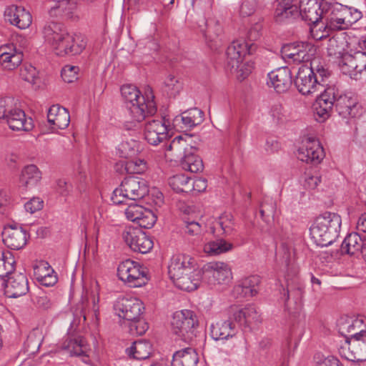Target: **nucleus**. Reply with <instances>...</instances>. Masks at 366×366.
<instances>
[{"label":"nucleus","mask_w":366,"mask_h":366,"mask_svg":"<svg viewBox=\"0 0 366 366\" xmlns=\"http://www.w3.org/2000/svg\"><path fill=\"white\" fill-rule=\"evenodd\" d=\"M153 348L151 342L147 340H138L126 349V354L136 360H146L152 355Z\"/></svg>","instance_id":"40"},{"label":"nucleus","mask_w":366,"mask_h":366,"mask_svg":"<svg viewBox=\"0 0 366 366\" xmlns=\"http://www.w3.org/2000/svg\"><path fill=\"white\" fill-rule=\"evenodd\" d=\"M341 69L351 78L357 79V75L366 70V52H347L341 61Z\"/></svg>","instance_id":"14"},{"label":"nucleus","mask_w":366,"mask_h":366,"mask_svg":"<svg viewBox=\"0 0 366 366\" xmlns=\"http://www.w3.org/2000/svg\"><path fill=\"white\" fill-rule=\"evenodd\" d=\"M262 29V26L259 23H256L254 25H253L249 31L247 32V41L243 40L244 42L248 44H254V41L258 40L261 35V31Z\"/></svg>","instance_id":"63"},{"label":"nucleus","mask_w":366,"mask_h":366,"mask_svg":"<svg viewBox=\"0 0 366 366\" xmlns=\"http://www.w3.org/2000/svg\"><path fill=\"white\" fill-rule=\"evenodd\" d=\"M335 105V88L328 86L317 97L315 104V115L317 121L323 122L327 119Z\"/></svg>","instance_id":"12"},{"label":"nucleus","mask_w":366,"mask_h":366,"mask_svg":"<svg viewBox=\"0 0 366 366\" xmlns=\"http://www.w3.org/2000/svg\"><path fill=\"white\" fill-rule=\"evenodd\" d=\"M283 295L285 302H287L289 300L290 296H292L295 299V302L300 301L302 299V288L300 285L295 287L291 285L290 283L287 282V290L283 289Z\"/></svg>","instance_id":"57"},{"label":"nucleus","mask_w":366,"mask_h":366,"mask_svg":"<svg viewBox=\"0 0 366 366\" xmlns=\"http://www.w3.org/2000/svg\"><path fill=\"white\" fill-rule=\"evenodd\" d=\"M41 179V172L34 164L24 167L21 171L19 182L21 187L31 188L36 186Z\"/></svg>","instance_id":"44"},{"label":"nucleus","mask_w":366,"mask_h":366,"mask_svg":"<svg viewBox=\"0 0 366 366\" xmlns=\"http://www.w3.org/2000/svg\"><path fill=\"white\" fill-rule=\"evenodd\" d=\"M21 78L31 84H35L38 79L36 69L31 64H25L20 70Z\"/></svg>","instance_id":"55"},{"label":"nucleus","mask_w":366,"mask_h":366,"mask_svg":"<svg viewBox=\"0 0 366 366\" xmlns=\"http://www.w3.org/2000/svg\"><path fill=\"white\" fill-rule=\"evenodd\" d=\"M298 159L313 164H319L325 157L324 150L319 141L313 137H308L297 153Z\"/></svg>","instance_id":"13"},{"label":"nucleus","mask_w":366,"mask_h":366,"mask_svg":"<svg viewBox=\"0 0 366 366\" xmlns=\"http://www.w3.org/2000/svg\"><path fill=\"white\" fill-rule=\"evenodd\" d=\"M260 215L264 221H267V218L273 217L275 213V204L271 199L269 202H263L260 205Z\"/></svg>","instance_id":"60"},{"label":"nucleus","mask_w":366,"mask_h":366,"mask_svg":"<svg viewBox=\"0 0 366 366\" xmlns=\"http://www.w3.org/2000/svg\"><path fill=\"white\" fill-rule=\"evenodd\" d=\"M342 224L341 217L333 212H326L319 215L310 227V235L317 245L327 247L339 236Z\"/></svg>","instance_id":"3"},{"label":"nucleus","mask_w":366,"mask_h":366,"mask_svg":"<svg viewBox=\"0 0 366 366\" xmlns=\"http://www.w3.org/2000/svg\"><path fill=\"white\" fill-rule=\"evenodd\" d=\"M204 25H199L200 31L203 34L205 40L208 42L214 43L209 45L210 47H217L220 45L219 37L222 33V28L219 21L214 19H210L205 21L202 20Z\"/></svg>","instance_id":"34"},{"label":"nucleus","mask_w":366,"mask_h":366,"mask_svg":"<svg viewBox=\"0 0 366 366\" xmlns=\"http://www.w3.org/2000/svg\"><path fill=\"white\" fill-rule=\"evenodd\" d=\"M121 94L127 103L131 116L137 122H141L156 113L157 107L153 100L154 96H152L151 99L147 97L146 100L136 86L123 85L121 87Z\"/></svg>","instance_id":"4"},{"label":"nucleus","mask_w":366,"mask_h":366,"mask_svg":"<svg viewBox=\"0 0 366 366\" xmlns=\"http://www.w3.org/2000/svg\"><path fill=\"white\" fill-rule=\"evenodd\" d=\"M44 202L39 197H34L24 204L26 212L33 214L43 207Z\"/></svg>","instance_id":"64"},{"label":"nucleus","mask_w":366,"mask_h":366,"mask_svg":"<svg viewBox=\"0 0 366 366\" xmlns=\"http://www.w3.org/2000/svg\"><path fill=\"white\" fill-rule=\"evenodd\" d=\"M339 332L346 340H352L355 337L366 335V320L362 318L347 320L339 325Z\"/></svg>","instance_id":"27"},{"label":"nucleus","mask_w":366,"mask_h":366,"mask_svg":"<svg viewBox=\"0 0 366 366\" xmlns=\"http://www.w3.org/2000/svg\"><path fill=\"white\" fill-rule=\"evenodd\" d=\"M15 262L14 257L9 251L0 253V278L4 279L14 271Z\"/></svg>","instance_id":"48"},{"label":"nucleus","mask_w":366,"mask_h":366,"mask_svg":"<svg viewBox=\"0 0 366 366\" xmlns=\"http://www.w3.org/2000/svg\"><path fill=\"white\" fill-rule=\"evenodd\" d=\"M365 234L360 235L357 232L349 234L343 240L341 251L350 255H359L364 246Z\"/></svg>","instance_id":"38"},{"label":"nucleus","mask_w":366,"mask_h":366,"mask_svg":"<svg viewBox=\"0 0 366 366\" xmlns=\"http://www.w3.org/2000/svg\"><path fill=\"white\" fill-rule=\"evenodd\" d=\"M61 348L71 357H88V352L90 350L85 338L74 332H69L64 337Z\"/></svg>","instance_id":"18"},{"label":"nucleus","mask_w":366,"mask_h":366,"mask_svg":"<svg viewBox=\"0 0 366 366\" xmlns=\"http://www.w3.org/2000/svg\"><path fill=\"white\" fill-rule=\"evenodd\" d=\"M124 165V169L129 174H142L147 169V163L144 160L140 159H130L126 161L122 166Z\"/></svg>","instance_id":"52"},{"label":"nucleus","mask_w":366,"mask_h":366,"mask_svg":"<svg viewBox=\"0 0 366 366\" xmlns=\"http://www.w3.org/2000/svg\"><path fill=\"white\" fill-rule=\"evenodd\" d=\"M209 335L214 341L233 340L237 333V328L232 317L219 320L212 322L209 326Z\"/></svg>","instance_id":"16"},{"label":"nucleus","mask_w":366,"mask_h":366,"mask_svg":"<svg viewBox=\"0 0 366 366\" xmlns=\"http://www.w3.org/2000/svg\"><path fill=\"white\" fill-rule=\"evenodd\" d=\"M0 55V66L5 70H14L17 68L23 60V54L21 51L13 52L12 54Z\"/></svg>","instance_id":"49"},{"label":"nucleus","mask_w":366,"mask_h":366,"mask_svg":"<svg viewBox=\"0 0 366 366\" xmlns=\"http://www.w3.org/2000/svg\"><path fill=\"white\" fill-rule=\"evenodd\" d=\"M48 122L54 129H66L70 122V115L67 109L59 105L51 106L47 114Z\"/></svg>","instance_id":"33"},{"label":"nucleus","mask_w":366,"mask_h":366,"mask_svg":"<svg viewBox=\"0 0 366 366\" xmlns=\"http://www.w3.org/2000/svg\"><path fill=\"white\" fill-rule=\"evenodd\" d=\"M196 152L197 148L192 146V149L187 150L184 158L179 161L184 170L192 173H197L202 171L204 167L202 160Z\"/></svg>","instance_id":"43"},{"label":"nucleus","mask_w":366,"mask_h":366,"mask_svg":"<svg viewBox=\"0 0 366 366\" xmlns=\"http://www.w3.org/2000/svg\"><path fill=\"white\" fill-rule=\"evenodd\" d=\"M171 326L172 332L180 340L192 343L197 336L199 320L194 311L182 310L174 313Z\"/></svg>","instance_id":"8"},{"label":"nucleus","mask_w":366,"mask_h":366,"mask_svg":"<svg viewBox=\"0 0 366 366\" xmlns=\"http://www.w3.org/2000/svg\"><path fill=\"white\" fill-rule=\"evenodd\" d=\"M267 84L274 87L277 93L287 91L292 85V74L287 66L280 67L268 74Z\"/></svg>","instance_id":"23"},{"label":"nucleus","mask_w":366,"mask_h":366,"mask_svg":"<svg viewBox=\"0 0 366 366\" xmlns=\"http://www.w3.org/2000/svg\"><path fill=\"white\" fill-rule=\"evenodd\" d=\"M114 309L120 318L129 322L142 317L144 307L142 302L137 298L119 297L114 303Z\"/></svg>","instance_id":"9"},{"label":"nucleus","mask_w":366,"mask_h":366,"mask_svg":"<svg viewBox=\"0 0 366 366\" xmlns=\"http://www.w3.org/2000/svg\"><path fill=\"white\" fill-rule=\"evenodd\" d=\"M207 272L212 274L210 283L228 285L232 280V269L228 264L222 262H212L207 264Z\"/></svg>","instance_id":"22"},{"label":"nucleus","mask_w":366,"mask_h":366,"mask_svg":"<svg viewBox=\"0 0 366 366\" xmlns=\"http://www.w3.org/2000/svg\"><path fill=\"white\" fill-rule=\"evenodd\" d=\"M233 244L222 238L209 241L204 246V251L209 255H219L231 250Z\"/></svg>","instance_id":"47"},{"label":"nucleus","mask_w":366,"mask_h":366,"mask_svg":"<svg viewBox=\"0 0 366 366\" xmlns=\"http://www.w3.org/2000/svg\"><path fill=\"white\" fill-rule=\"evenodd\" d=\"M79 68L76 66L66 65L61 71V76L65 82L71 83L78 79Z\"/></svg>","instance_id":"59"},{"label":"nucleus","mask_w":366,"mask_h":366,"mask_svg":"<svg viewBox=\"0 0 366 366\" xmlns=\"http://www.w3.org/2000/svg\"><path fill=\"white\" fill-rule=\"evenodd\" d=\"M168 272L177 287L188 292L195 290L202 278V272L195 259L184 254L172 256Z\"/></svg>","instance_id":"1"},{"label":"nucleus","mask_w":366,"mask_h":366,"mask_svg":"<svg viewBox=\"0 0 366 366\" xmlns=\"http://www.w3.org/2000/svg\"><path fill=\"white\" fill-rule=\"evenodd\" d=\"M356 340H346L345 345L340 349V354L347 360L366 361V346L360 347Z\"/></svg>","instance_id":"35"},{"label":"nucleus","mask_w":366,"mask_h":366,"mask_svg":"<svg viewBox=\"0 0 366 366\" xmlns=\"http://www.w3.org/2000/svg\"><path fill=\"white\" fill-rule=\"evenodd\" d=\"M125 215L129 220L137 222L142 228H151L157 221V217L152 210L134 203L128 205Z\"/></svg>","instance_id":"17"},{"label":"nucleus","mask_w":366,"mask_h":366,"mask_svg":"<svg viewBox=\"0 0 366 366\" xmlns=\"http://www.w3.org/2000/svg\"><path fill=\"white\" fill-rule=\"evenodd\" d=\"M57 3L51 7V16H61L66 19L76 17L77 2L76 0H56Z\"/></svg>","instance_id":"39"},{"label":"nucleus","mask_w":366,"mask_h":366,"mask_svg":"<svg viewBox=\"0 0 366 366\" xmlns=\"http://www.w3.org/2000/svg\"><path fill=\"white\" fill-rule=\"evenodd\" d=\"M189 149H192V146L181 136L174 138L165 148L166 155L170 156L176 162L182 159Z\"/></svg>","instance_id":"36"},{"label":"nucleus","mask_w":366,"mask_h":366,"mask_svg":"<svg viewBox=\"0 0 366 366\" xmlns=\"http://www.w3.org/2000/svg\"><path fill=\"white\" fill-rule=\"evenodd\" d=\"M42 265L47 270L46 274H42L40 272L41 268H39L38 271L35 272L36 280L41 285L46 287H51L54 285L58 280L57 276L55 274L54 269L49 264L48 262H42Z\"/></svg>","instance_id":"50"},{"label":"nucleus","mask_w":366,"mask_h":366,"mask_svg":"<svg viewBox=\"0 0 366 366\" xmlns=\"http://www.w3.org/2000/svg\"><path fill=\"white\" fill-rule=\"evenodd\" d=\"M29 291L28 280L23 273H16L6 282V294L9 297L16 298Z\"/></svg>","instance_id":"32"},{"label":"nucleus","mask_w":366,"mask_h":366,"mask_svg":"<svg viewBox=\"0 0 366 366\" xmlns=\"http://www.w3.org/2000/svg\"><path fill=\"white\" fill-rule=\"evenodd\" d=\"M169 185L177 193H188L193 190L192 179L183 174L170 177Z\"/></svg>","instance_id":"46"},{"label":"nucleus","mask_w":366,"mask_h":366,"mask_svg":"<svg viewBox=\"0 0 366 366\" xmlns=\"http://www.w3.org/2000/svg\"><path fill=\"white\" fill-rule=\"evenodd\" d=\"M4 244L10 249L19 250L26 244L27 234L21 227L10 225L2 233Z\"/></svg>","instance_id":"24"},{"label":"nucleus","mask_w":366,"mask_h":366,"mask_svg":"<svg viewBox=\"0 0 366 366\" xmlns=\"http://www.w3.org/2000/svg\"><path fill=\"white\" fill-rule=\"evenodd\" d=\"M148 193L149 186L146 179L139 176H128L114 190L112 201L115 204H124L127 200H140Z\"/></svg>","instance_id":"7"},{"label":"nucleus","mask_w":366,"mask_h":366,"mask_svg":"<svg viewBox=\"0 0 366 366\" xmlns=\"http://www.w3.org/2000/svg\"><path fill=\"white\" fill-rule=\"evenodd\" d=\"M122 236L125 242L134 252L147 254L154 247L152 238L140 229L129 227L124 231Z\"/></svg>","instance_id":"10"},{"label":"nucleus","mask_w":366,"mask_h":366,"mask_svg":"<svg viewBox=\"0 0 366 366\" xmlns=\"http://www.w3.org/2000/svg\"><path fill=\"white\" fill-rule=\"evenodd\" d=\"M311 49V45L307 43L291 44L284 46L282 49V53L288 61L300 64L311 60V54L309 53Z\"/></svg>","instance_id":"21"},{"label":"nucleus","mask_w":366,"mask_h":366,"mask_svg":"<svg viewBox=\"0 0 366 366\" xmlns=\"http://www.w3.org/2000/svg\"><path fill=\"white\" fill-rule=\"evenodd\" d=\"M148 271L144 267L141 266L138 262H135L130 274L127 275L125 281L130 285V287H137L145 285L148 280Z\"/></svg>","instance_id":"45"},{"label":"nucleus","mask_w":366,"mask_h":366,"mask_svg":"<svg viewBox=\"0 0 366 366\" xmlns=\"http://www.w3.org/2000/svg\"><path fill=\"white\" fill-rule=\"evenodd\" d=\"M64 47H59L56 54L58 55H76L80 54L86 46L84 36L81 34H70L66 31L63 41Z\"/></svg>","instance_id":"29"},{"label":"nucleus","mask_w":366,"mask_h":366,"mask_svg":"<svg viewBox=\"0 0 366 366\" xmlns=\"http://www.w3.org/2000/svg\"><path fill=\"white\" fill-rule=\"evenodd\" d=\"M137 144L135 141H132L131 142H122L119 145V150L122 152V157L128 158L129 157L135 155L137 152L138 151V149H136Z\"/></svg>","instance_id":"62"},{"label":"nucleus","mask_w":366,"mask_h":366,"mask_svg":"<svg viewBox=\"0 0 366 366\" xmlns=\"http://www.w3.org/2000/svg\"><path fill=\"white\" fill-rule=\"evenodd\" d=\"M347 44L346 36L344 34L330 38L327 46L328 56L335 59H341V61H342L343 56L347 53L345 52Z\"/></svg>","instance_id":"42"},{"label":"nucleus","mask_w":366,"mask_h":366,"mask_svg":"<svg viewBox=\"0 0 366 366\" xmlns=\"http://www.w3.org/2000/svg\"><path fill=\"white\" fill-rule=\"evenodd\" d=\"M260 282L261 278L258 275H251L244 278L239 284L234 287L232 290L234 297L238 298L255 296L259 292Z\"/></svg>","instance_id":"30"},{"label":"nucleus","mask_w":366,"mask_h":366,"mask_svg":"<svg viewBox=\"0 0 366 366\" xmlns=\"http://www.w3.org/2000/svg\"><path fill=\"white\" fill-rule=\"evenodd\" d=\"M4 15L6 21L20 29H24L31 24V14L21 6L12 5L8 7Z\"/></svg>","instance_id":"25"},{"label":"nucleus","mask_w":366,"mask_h":366,"mask_svg":"<svg viewBox=\"0 0 366 366\" xmlns=\"http://www.w3.org/2000/svg\"><path fill=\"white\" fill-rule=\"evenodd\" d=\"M277 5L274 11L277 21L295 19L298 16V7L293 4L294 0H277Z\"/></svg>","instance_id":"41"},{"label":"nucleus","mask_w":366,"mask_h":366,"mask_svg":"<svg viewBox=\"0 0 366 366\" xmlns=\"http://www.w3.org/2000/svg\"><path fill=\"white\" fill-rule=\"evenodd\" d=\"M221 229L222 234L229 235L234 229L233 217L229 214H222L215 222L214 229Z\"/></svg>","instance_id":"51"},{"label":"nucleus","mask_w":366,"mask_h":366,"mask_svg":"<svg viewBox=\"0 0 366 366\" xmlns=\"http://www.w3.org/2000/svg\"><path fill=\"white\" fill-rule=\"evenodd\" d=\"M198 362L199 357L195 350L187 347L174 353L172 366H197Z\"/></svg>","instance_id":"37"},{"label":"nucleus","mask_w":366,"mask_h":366,"mask_svg":"<svg viewBox=\"0 0 366 366\" xmlns=\"http://www.w3.org/2000/svg\"><path fill=\"white\" fill-rule=\"evenodd\" d=\"M257 49V44L246 43L242 39L233 41L227 47V66L231 72H236L240 80L244 79L252 69L249 63H243L244 57L247 54H254Z\"/></svg>","instance_id":"5"},{"label":"nucleus","mask_w":366,"mask_h":366,"mask_svg":"<svg viewBox=\"0 0 366 366\" xmlns=\"http://www.w3.org/2000/svg\"><path fill=\"white\" fill-rule=\"evenodd\" d=\"M270 116L277 124H284L287 121V116L282 105L274 104L270 109Z\"/></svg>","instance_id":"56"},{"label":"nucleus","mask_w":366,"mask_h":366,"mask_svg":"<svg viewBox=\"0 0 366 366\" xmlns=\"http://www.w3.org/2000/svg\"><path fill=\"white\" fill-rule=\"evenodd\" d=\"M167 92L170 96L175 97L182 89V84L174 76L169 74L164 81Z\"/></svg>","instance_id":"54"},{"label":"nucleus","mask_w":366,"mask_h":366,"mask_svg":"<svg viewBox=\"0 0 366 366\" xmlns=\"http://www.w3.org/2000/svg\"><path fill=\"white\" fill-rule=\"evenodd\" d=\"M330 71L319 58L310 61V66L303 64L298 70L295 84L303 95L313 94L327 85Z\"/></svg>","instance_id":"2"},{"label":"nucleus","mask_w":366,"mask_h":366,"mask_svg":"<svg viewBox=\"0 0 366 366\" xmlns=\"http://www.w3.org/2000/svg\"><path fill=\"white\" fill-rule=\"evenodd\" d=\"M169 124V119L165 118L149 119L144 126L145 140L154 146L167 140Z\"/></svg>","instance_id":"11"},{"label":"nucleus","mask_w":366,"mask_h":366,"mask_svg":"<svg viewBox=\"0 0 366 366\" xmlns=\"http://www.w3.org/2000/svg\"><path fill=\"white\" fill-rule=\"evenodd\" d=\"M4 120L14 131L29 132L34 128L33 119L27 118L25 112L19 108L10 109Z\"/></svg>","instance_id":"20"},{"label":"nucleus","mask_w":366,"mask_h":366,"mask_svg":"<svg viewBox=\"0 0 366 366\" xmlns=\"http://www.w3.org/2000/svg\"><path fill=\"white\" fill-rule=\"evenodd\" d=\"M309 23L317 24L320 19L323 20L322 6L315 0H301L298 8V16Z\"/></svg>","instance_id":"26"},{"label":"nucleus","mask_w":366,"mask_h":366,"mask_svg":"<svg viewBox=\"0 0 366 366\" xmlns=\"http://www.w3.org/2000/svg\"><path fill=\"white\" fill-rule=\"evenodd\" d=\"M66 30L61 24L56 22H49L43 29V34L45 41L51 44L55 50H58L59 47L63 48L62 44L64 36L66 35Z\"/></svg>","instance_id":"31"},{"label":"nucleus","mask_w":366,"mask_h":366,"mask_svg":"<svg viewBox=\"0 0 366 366\" xmlns=\"http://www.w3.org/2000/svg\"><path fill=\"white\" fill-rule=\"evenodd\" d=\"M232 317L234 322L244 327L257 325L261 322L260 315L254 305H247L244 308L233 312Z\"/></svg>","instance_id":"28"},{"label":"nucleus","mask_w":366,"mask_h":366,"mask_svg":"<svg viewBox=\"0 0 366 366\" xmlns=\"http://www.w3.org/2000/svg\"><path fill=\"white\" fill-rule=\"evenodd\" d=\"M325 30H345L349 29L361 18V13L341 4H335L333 7L323 11Z\"/></svg>","instance_id":"6"},{"label":"nucleus","mask_w":366,"mask_h":366,"mask_svg":"<svg viewBox=\"0 0 366 366\" xmlns=\"http://www.w3.org/2000/svg\"><path fill=\"white\" fill-rule=\"evenodd\" d=\"M136 262L131 259H126L121 262L117 268V274L122 281H125L127 275L130 274V271L133 268Z\"/></svg>","instance_id":"61"},{"label":"nucleus","mask_w":366,"mask_h":366,"mask_svg":"<svg viewBox=\"0 0 366 366\" xmlns=\"http://www.w3.org/2000/svg\"><path fill=\"white\" fill-rule=\"evenodd\" d=\"M204 121V112L197 108L183 112L172 119L173 128L179 132H186L199 125Z\"/></svg>","instance_id":"15"},{"label":"nucleus","mask_w":366,"mask_h":366,"mask_svg":"<svg viewBox=\"0 0 366 366\" xmlns=\"http://www.w3.org/2000/svg\"><path fill=\"white\" fill-rule=\"evenodd\" d=\"M335 109L342 118H355L361 114V107L356 98L347 94L337 97L335 93Z\"/></svg>","instance_id":"19"},{"label":"nucleus","mask_w":366,"mask_h":366,"mask_svg":"<svg viewBox=\"0 0 366 366\" xmlns=\"http://www.w3.org/2000/svg\"><path fill=\"white\" fill-rule=\"evenodd\" d=\"M31 300L38 307L43 310H47L51 306V302L46 294L40 289H37L32 295Z\"/></svg>","instance_id":"53"},{"label":"nucleus","mask_w":366,"mask_h":366,"mask_svg":"<svg viewBox=\"0 0 366 366\" xmlns=\"http://www.w3.org/2000/svg\"><path fill=\"white\" fill-rule=\"evenodd\" d=\"M129 331L133 335H142L149 328L148 323L142 318L139 317L137 320L129 321Z\"/></svg>","instance_id":"58"}]
</instances>
